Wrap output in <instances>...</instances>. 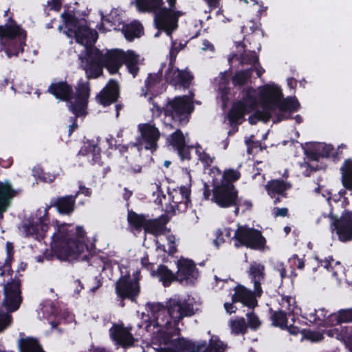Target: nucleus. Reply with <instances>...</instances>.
<instances>
[{"instance_id":"nucleus-8","label":"nucleus","mask_w":352,"mask_h":352,"mask_svg":"<svg viewBox=\"0 0 352 352\" xmlns=\"http://www.w3.org/2000/svg\"><path fill=\"white\" fill-rule=\"evenodd\" d=\"M140 135L136 138V142L131 144V151H135V155H139L142 148L151 151V153L158 148L157 142L160 138V132L153 122L141 123L138 125Z\"/></svg>"},{"instance_id":"nucleus-19","label":"nucleus","mask_w":352,"mask_h":352,"mask_svg":"<svg viewBox=\"0 0 352 352\" xmlns=\"http://www.w3.org/2000/svg\"><path fill=\"white\" fill-rule=\"evenodd\" d=\"M165 78L166 81L174 85L176 89H187L190 87L193 76L186 70L175 69L171 66L166 72Z\"/></svg>"},{"instance_id":"nucleus-13","label":"nucleus","mask_w":352,"mask_h":352,"mask_svg":"<svg viewBox=\"0 0 352 352\" xmlns=\"http://www.w3.org/2000/svg\"><path fill=\"white\" fill-rule=\"evenodd\" d=\"M166 308L170 318L173 320L175 325L184 318L190 317L195 314L193 305L178 298H170L166 302Z\"/></svg>"},{"instance_id":"nucleus-51","label":"nucleus","mask_w":352,"mask_h":352,"mask_svg":"<svg viewBox=\"0 0 352 352\" xmlns=\"http://www.w3.org/2000/svg\"><path fill=\"white\" fill-rule=\"evenodd\" d=\"M219 84V89L221 91L222 97L228 93L227 85L228 84V76L227 72H221L219 76L215 79Z\"/></svg>"},{"instance_id":"nucleus-4","label":"nucleus","mask_w":352,"mask_h":352,"mask_svg":"<svg viewBox=\"0 0 352 352\" xmlns=\"http://www.w3.org/2000/svg\"><path fill=\"white\" fill-rule=\"evenodd\" d=\"M48 91L57 98L67 101L69 109L76 116L85 115V109L90 94V85L88 81L80 80L76 87L74 95L72 87L64 82L51 84L48 87Z\"/></svg>"},{"instance_id":"nucleus-43","label":"nucleus","mask_w":352,"mask_h":352,"mask_svg":"<svg viewBox=\"0 0 352 352\" xmlns=\"http://www.w3.org/2000/svg\"><path fill=\"white\" fill-rule=\"evenodd\" d=\"M102 22L104 24H109L114 30H120L124 23L117 9H113L106 16H102Z\"/></svg>"},{"instance_id":"nucleus-16","label":"nucleus","mask_w":352,"mask_h":352,"mask_svg":"<svg viewBox=\"0 0 352 352\" xmlns=\"http://www.w3.org/2000/svg\"><path fill=\"white\" fill-rule=\"evenodd\" d=\"M116 292L121 298H128L134 301L140 292L138 278L122 276L116 282Z\"/></svg>"},{"instance_id":"nucleus-27","label":"nucleus","mask_w":352,"mask_h":352,"mask_svg":"<svg viewBox=\"0 0 352 352\" xmlns=\"http://www.w3.org/2000/svg\"><path fill=\"white\" fill-rule=\"evenodd\" d=\"M16 194V190L12 188L9 182H0V219L3 218V212L8 209Z\"/></svg>"},{"instance_id":"nucleus-34","label":"nucleus","mask_w":352,"mask_h":352,"mask_svg":"<svg viewBox=\"0 0 352 352\" xmlns=\"http://www.w3.org/2000/svg\"><path fill=\"white\" fill-rule=\"evenodd\" d=\"M146 306L151 312L152 316L156 320V324L158 326H167L170 323L169 319L164 316V314L166 313V309L162 304L148 303Z\"/></svg>"},{"instance_id":"nucleus-9","label":"nucleus","mask_w":352,"mask_h":352,"mask_svg":"<svg viewBox=\"0 0 352 352\" xmlns=\"http://www.w3.org/2000/svg\"><path fill=\"white\" fill-rule=\"evenodd\" d=\"M194 94L190 92V96H178L168 102L163 108L166 116H170L180 123H186L188 116L193 111L192 99Z\"/></svg>"},{"instance_id":"nucleus-36","label":"nucleus","mask_w":352,"mask_h":352,"mask_svg":"<svg viewBox=\"0 0 352 352\" xmlns=\"http://www.w3.org/2000/svg\"><path fill=\"white\" fill-rule=\"evenodd\" d=\"M234 58L239 60L240 65L241 66L244 65H250L253 66L258 65L259 66L258 56L257 54L254 51L246 52L244 50V52L239 56H238L236 54H232L229 56L228 60L230 63H231Z\"/></svg>"},{"instance_id":"nucleus-2","label":"nucleus","mask_w":352,"mask_h":352,"mask_svg":"<svg viewBox=\"0 0 352 352\" xmlns=\"http://www.w3.org/2000/svg\"><path fill=\"white\" fill-rule=\"evenodd\" d=\"M67 224L58 226L56 232L52 236L51 248L59 259L87 260L90 255L88 246L85 243L84 231L76 228V231L68 230Z\"/></svg>"},{"instance_id":"nucleus-62","label":"nucleus","mask_w":352,"mask_h":352,"mask_svg":"<svg viewBox=\"0 0 352 352\" xmlns=\"http://www.w3.org/2000/svg\"><path fill=\"white\" fill-rule=\"evenodd\" d=\"M272 213L274 217H285L288 214V210L287 208H277L275 207L272 210Z\"/></svg>"},{"instance_id":"nucleus-57","label":"nucleus","mask_w":352,"mask_h":352,"mask_svg":"<svg viewBox=\"0 0 352 352\" xmlns=\"http://www.w3.org/2000/svg\"><path fill=\"white\" fill-rule=\"evenodd\" d=\"M197 153L199 156V159L206 165L210 166L212 162L213 158L208 153H206L205 151H197Z\"/></svg>"},{"instance_id":"nucleus-50","label":"nucleus","mask_w":352,"mask_h":352,"mask_svg":"<svg viewBox=\"0 0 352 352\" xmlns=\"http://www.w3.org/2000/svg\"><path fill=\"white\" fill-rule=\"evenodd\" d=\"M241 177L240 172L234 168H228L223 171L221 182L230 183L237 181Z\"/></svg>"},{"instance_id":"nucleus-21","label":"nucleus","mask_w":352,"mask_h":352,"mask_svg":"<svg viewBox=\"0 0 352 352\" xmlns=\"http://www.w3.org/2000/svg\"><path fill=\"white\" fill-rule=\"evenodd\" d=\"M131 327H124L120 324H113L109 329L111 338L124 348L133 346L135 339L131 333Z\"/></svg>"},{"instance_id":"nucleus-55","label":"nucleus","mask_w":352,"mask_h":352,"mask_svg":"<svg viewBox=\"0 0 352 352\" xmlns=\"http://www.w3.org/2000/svg\"><path fill=\"white\" fill-rule=\"evenodd\" d=\"M11 322V316L0 308V331L6 328Z\"/></svg>"},{"instance_id":"nucleus-39","label":"nucleus","mask_w":352,"mask_h":352,"mask_svg":"<svg viewBox=\"0 0 352 352\" xmlns=\"http://www.w3.org/2000/svg\"><path fill=\"white\" fill-rule=\"evenodd\" d=\"M166 230V222L161 219H148L144 231L153 235H160L164 233Z\"/></svg>"},{"instance_id":"nucleus-58","label":"nucleus","mask_w":352,"mask_h":352,"mask_svg":"<svg viewBox=\"0 0 352 352\" xmlns=\"http://www.w3.org/2000/svg\"><path fill=\"white\" fill-rule=\"evenodd\" d=\"M168 250V253L169 254H173L177 252V248L175 245L176 238L174 235H168L167 236Z\"/></svg>"},{"instance_id":"nucleus-40","label":"nucleus","mask_w":352,"mask_h":352,"mask_svg":"<svg viewBox=\"0 0 352 352\" xmlns=\"http://www.w3.org/2000/svg\"><path fill=\"white\" fill-rule=\"evenodd\" d=\"M142 27L140 23L133 22L130 24L124 23L120 28L125 38L131 41L135 37H139L141 34Z\"/></svg>"},{"instance_id":"nucleus-47","label":"nucleus","mask_w":352,"mask_h":352,"mask_svg":"<svg viewBox=\"0 0 352 352\" xmlns=\"http://www.w3.org/2000/svg\"><path fill=\"white\" fill-rule=\"evenodd\" d=\"M253 69H248L236 72L232 78L235 86L244 85L250 78Z\"/></svg>"},{"instance_id":"nucleus-37","label":"nucleus","mask_w":352,"mask_h":352,"mask_svg":"<svg viewBox=\"0 0 352 352\" xmlns=\"http://www.w3.org/2000/svg\"><path fill=\"white\" fill-rule=\"evenodd\" d=\"M148 218L143 214H139L133 211H129L127 221L130 229L137 232H140L142 229L144 230Z\"/></svg>"},{"instance_id":"nucleus-61","label":"nucleus","mask_w":352,"mask_h":352,"mask_svg":"<svg viewBox=\"0 0 352 352\" xmlns=\"http://www.w3.org/2000/svg\"><path fill=\"white\" fill-rule=\"evenodd\" d=\"M254 136L252 135L250 138H249L248 139H246L245 140V144L248 146V154L251 155L254 153V148H257L258 146V142H254L252 140V138H253Z\"/></svg>"},{"instance_id":"nucleus-59","label":"nucleus","mask_w":352,"mask_h":352,"mask_svg":"<svg viewBox=\"0 0 352 352\" xmlns=\"http://www.w3.org/2000/svg\"><path fill=\"white\" fill-rule=\"evenodd\" d=\"M341 173H352V159L344 160L340 168Z\"/></svg>"},{"instance_id":"nucleus-52","label":"nucleus","mask_w":352,"mask_h":352,"mask_svg":"<svg viewBox=\"0 0 352 352\" xmlns=\"http://www.w3.org/2000/svg\"><path fill=\"white\" fill-rule=\"evenodd\" d=\"M333 261V259L331 257V263ZM344 267L339 261L336 262L334 266L331 265V275L337 279L341 278L342 275H344Z\"/></svg>"},{"instance_id":"nucleus-45","label":"nucleus","mask_w":352,"mask_h":352,"mask_svg":"<svg viewBox=\"0 0 352 352\" xmlns=\"http://www.w3.org/2000/svg\"><path fill=\"white\" fill-rule=\"evenodd\" d=\"M79 155L91 157V160L96 162L100 158V149L97 145L88 144L81 148Z\"/></svg>"},{"instance_id":"nucleus-15","label":"nucleus","mask_w":352,"mask_h":352,"mask_svg":"<svg viewBox=\"0 0 352 352\" xmlns=\"http://www.w3.org/2000/svg\"><path fill=\"white\" fill-rule=\"evenodd\" d=\"M168 7L162 6V12L158 14L159 19L164 17L166 34L170 36L172 32L177 28L178 19L184 15V12L176 8L177 0H166Z\"/></svg>"},{"instance_id":"nucleus-42","label":"nucleus","mask_w":352,"mask_h":352,"mask_svg":"<svg viewBox=\"0 0 352 352\" xmlns=\"http://www.w3.org/2000/svg\"><path fill=\"white\" fill-rule=\"evenodd\" d=\"M280 311L288 314L290 316L292 314H298V308L296 305L295 298L289 296H282L280 300H278Z\"/></svg>"},{"instance_id":"nucleus-18","label":"nucleus","mask_w":352,"mask_h":352,"mask_svg":"<svg viewBox=\"0 0 352 352\" xmlns=\"http://www.w3.org/2000/svg\"><path fill=\"white\" fill-rule=\"evenodd\" d=\"M175 280L186 284H193L198 277V271L192 261L181 258L177 261Z\"/></svg>"},{"instance_id":"nucleus-6","label":"nucleus","mask_w":352,"mask_h":352,"mask_svg":"<svg viewBox=\"0 0 352 352\" xmlns=\"http://www.w3.org/2000/svg\"><path fill=\"white\" fill-rule=\"evenodd\" d=\"M62 17L65 23L66 34L68 36H74L76 42L86 48L91 46L96 41L97 32L87 26L85 19H78L72 13H63ZM88 50L87 49V52Z\"/></svg>"},{"instance_id":"nucleus-26","label":"nucleus","mask_w":352,"mask_h":352,"mask_svg":"<svg viewBox=\"0 0 352 352\" xmlns=\"http://www.w3.org/2000/svg\"><path fill=\"white\" fill-rule=\"evenodd\" d=\"M144 86L147 92L153 96L162 94L166 90V85L162 80V72L148 74L144 82Z\"/></svg>"},{"instance_id":"nucleus-24","label":"nucleus","mask_w":352,"mask_h":352,"mask_svg":"<svg viewBox=\"0 0 352 352\" xmlns=\"http://www.w3.org/2000/svg\"><path fill=\"white\" fill-rule=\"evenodd\" d=\"M342 174V183L344 188L340 190L338 194L331 196V199L333 200L336 207L340 206L342 208H346L349 204V199L345 197L346 190H352V173H341Z\"/></svg>"},{"instance_id":"nucleus-32","label":"nucleus","mask_w":352,"mask_h":352,"mask_svg":"<svg viewBox=\"0 0 352 352\" xmlns=\"http://www.w3.org/2000/svg\"><path fill=\"white\" fill-rule=\"evenodd\" d=\"M331 337L341 340L350 352H352V327L340 326V328H331Z\"/></svg>"},{"instance_id":"nucleus-22","label":"nucleus","mask_w":352,"mask_h":352,"mask_svg":"<svg viewBox=\"0 0 352 352\" xmlns=\"http://www.w3.org/2000/svg\"><path fill=\"white\" fill-rule=\"evenodd\" d=\"M265 265L261 263L252 262L250 263L248 273L254 284V292L257 296H261L263 292L261 285L265 281Z\"/></svg>"},{"instance_id":"nucleus-12","label":"nucleus","mask_w":352,"mask_h":352,"mask_svg":"<svg viewBox=\"0 0 352 352\" xmlns=\"http://www.w3.org/2000/svg\"><path fill=\"white\" fill-rule=\"evenodd\" d=\"M345 208L338 218L333 212L334 206H331V226H333L338 239L342 242L352 241V212Z\"/></svg>"},{"instance_id":"nucleus-63","label":"nucleus","mask_w":352,"mask_h":352,"mask_svg":"<svg viewBox=\"0 0 352 352\" xmlns=\"http://www.w3.org/2000/svg\"><path fill=\"white\" fill-rule=\"evenodd\" d=\"M89 290L94 293L102 285V282L98 277L94 278L89 283Z\"/></svg>"},{"instance_id":"nucleus-41","label":"nucleus","mask_w":352,"mask_h":352,"mask_svg":"<svg viewBox=\"0 0 352 352\" xmlns=\"http://www.w3.org/2000/svg\"><path fill=\"white\" fill-rule=\"evenodd\" d=\"M330 314L328 310L324 308L315 311L314 314H310L309 321L316 323L320 327H327L329 324Z\"/></svg>"},{"instance_id":"nucleus-5","label":"nucleus","mask_w":352,"mask_h":352,"mask_svg":"<svg viewBox=\"0 0 352 352\" xmlns=\"http://www.w3.org/2000/svg\"><path fill=\"white\" fill-rule=\"evenodd\" d=\"M26 32L10 17L5 25H0L1 50H3L8 57L17 56L23 51Z\"/></svg>"},{"instance_id":"nucleus-46","label":"nucleus","mask_w":352,"mask_h":352,"mask_svg":"<svg viewBox=\"0 0 352 352\" xmlns=\"http://www.w3.org/2000/svg\"><path fill=\"white\" fill-rule=\"evenodd\" d=\"M229 326L232 333L243 334L247 330V324L243 318H236L229 321Z\"/></svg>"},{"instance_id":"nucleus-14","label":"nucleus","mask_w":352,"mask_h":352,"mask_svg":"<svg viewBox=\"0 0 352 352\" xmlns=\"http://www.w3.org/2000/svg\"><path fill=\"white\" fill-rule=\"evenodd\" d=\"M238 191L230 183L221 182L214 188L213 200L219 206L227 208L236 204Z\"/></svg>"},{"instance_id":"nucleus-60","label":"nucleus","mask_w":352,"mask_h":352,"mask_svg":"<svg viewBox=\"0 0 352 352\" xmlns=\"http://www.w3.org/2000/svg\"><path fill=\"white\" fill-rule=\"evenodd\" d=\"M61 0H50L47 1V6L49 8V10L59 11L61 8Z\"/></svg>"},{"instance_id":"nucleus-54","label":"nucleus","mask_w":352,"mask_h":352,"mask_svg":"<svg viewBox=\"0 0 352 352\" xmlns=\"http://www.w3.org/2000/svg\"><path fill=\"white\" fill-rule=\"evenodd\" d=\"M248 320V325L252 329H257L261 325V321L258 317L252 311L246 314Z\"/></svg>"},{"instance_id":"nucleus-23","label":"nucleus","mask_w":352,"mask_h":352,"mask_svg":"<svg viewBox=\"0 0 352 352\" xmlns=\"http://www.w3.org/2000/svg\"><path fill=\"white\" fill-rule=\"evenodd\" d=\"M119 85L117 81L110 80L105 87L97 95L96 99L103 106L116 102L118 98Z\"/></svg>"},{"instance_id":"nucleus-28","label":"nucleus","mask_w":352,"mask_h":352,"mask_svg":"<svg viewBox=\"0 0 352 352\" xmlns=\"http://www.w3.org/2000/svg\"><path fill=\"white\" fill-rule=\"evenodd\" d=\"M292 188L289 182L283 181V179H272L269 181L265 186L267 194L272 197L279 195L286 197V191Z\"/></svg>"},{"instance_id":"nucleus-1","label":"nucleus","mask_w":352,"mask_h":352,"mask_svg":"<svg viewBox=\"0 0 352 352\" xmlns=\"http://www.w3.org/2000/svg\"><path fill=\"white\" fill-rule=\"evenodd\" d=\"M282 94L276 87H265L261 94L262 111H257L249 117V122L255 124L258 120L267 122L274 118V122L287 119L292 111L299 109L300 104L295 98L281 100Z\"/></svg>"},{"instance_id":"nucleus-25","label":"nucleus","mask_w":352,"mask_h":352,"mask_svg":"<svg viewBox=\"0 0 352 352\" xmlns=\"http://www.w3.org/2000/svg\"><path fill=\"white\" fill-rule=\"evenodd\" d=\"M167 141L177 151L182 160L190 159L189 147L186 146L184 136L179 129L173 133L168 138Z\"/></svg>"},{"instance_id":"nucleus-20","label":"nucleus","mask_w":352,"mask_h":352,"mask_svg":"<svg viewBox=\"0 0 352 352\" xmlns=\"http://www.w3.org/2000/svg\"><path fill=\"white\" fill-rule=\"evenodd\" d=\"M47 210L48 208H46L43 215L39 218L38 222L36 223L31 222L23 223L22 228L25 236H32L38 240L45 236L48 229Z\"/></svg>"},{"instance_id":"nucleus-48","label":"nucleus","mask_w":352,"mask_h":352,"mask_svg":"<svg viewBox=\"0 0 352 352\" xmlns=\"http://www.w3.org/2000/svg\"><path fill=\"white\" fill-rule=\"evenodd\" d=\"M157 272L160 280L165 286L168 285L172 281L175 280V274H174L165 265H160Z\"/></svg>"},{"instance_id":"nucleus-38","label":"nucleus","mask_w":352,"mask_h":352,"mask_svg":"<svg viewBox=\"0 0 352 352\" xmlns=\"http://www.w3.org/2000/svg\"><path fill=\"white\" fill-rule=\"evenodd\" d=\"M287 315L288 314L283 311L278 310L274 311L271 315L272 323L274 326L279 327L280 328H287L292 333L296 334L298 332V329L295 327L288 326Z\"/></svg>"},{"instance_id":"nucleus-29","label":"nucleus","mask_w":352,"mask_h":352,"mask_svg":"<svg viewBox=\"0 0 352 352\" xmlns=\"http://www.w3.org/2000/svg\"><path fill=\"white\" fill-rule=\"evenodd\" d=\"M257 296L248 289L243 286H239L235 289V294L233 296L234 301L242 302L244 305L253 308L257 305V300L255 298Z\"/></svg>"},{"instance_id":"nucleus-33","label":"nucleus","mask_w":352,"mask_h":352,"mask_svg":"<svg viewBox=\"0 0 352 352\" xmlns=\"http://www.w3.org/2000/svg\"><path fill=\"white\" fill-rule=\"evenodd\" d=\"M122 58V65L124 64L127 68L128 72L135 77L140 70V57L134 52L128 50L124 51V56Z\"/></svg>"},{"instance_id":"nucleus-53","label":"nucleus","mask_w":352,"mask_h":352,"mask_svg":"<svg viewBox=\"0 0 352 352\" xmlns=\"http://www.w3.org/2000/svg\"><path fill=\"white\" fill-rule=\"evenodd\" d=\"M304 336L307 340L311 342H320L323 339V333L308 330L305 331Z\"/></svg>"},{"instance_id":"nucleus-49","label":"nucleus","mask_w":352,"mask_h":352,"mask_svg":"<svg viewBox=\"0 0 352 352\" xmlns=\"http://www.w3.org/2000/svg\"><path fill=\"white\" fill-rule=\"evenodd\" d=\"M22 352H44L38 341L34 339H27L23 341Z\"/></svg>"},{"instance_id":"nucleus-31","label":"nucleus","mask_w":352,"mask_h":352,"mask_svg":"<svg viewBox=\"0 0 352 352\" xmlns=\"http://www.w3.org/2000/svg\"><path fill=\"white\" fill-rule=\"evenodd\" d=\"M78 197V193L74 195H67L58 197L53 204L56 207L58 211L61 214H72L75 208L76 199Z\"/></svg>"},{"instance_id":"nucleus-35","label":"nucleus","mask_w":352,"mask_h":352,"mask_svg":"<svg viewBox=\"0 0 352 352\" xmlns=\"http://www.w3.org/2000/svg\"><path fill=\"white\" fill-rule=\"evenodd\" d=\"M329 152V146L321 142L311 145L306 151L307 155L315 161H318L320 158L328 157Z\"/></svg>"},{"instance_id":"nucleus-11","label":"nucleus","mask_w":352,"mask_h":352,"mask_svg":"<svg viewBox=\"0 0 352 352\" xmlns=\"http://www.w3.org/2000/svg\"><path fill=\"white\" fill-rule=\"evenodd\" d=\"M257 105L256 91L253 89H248L243 97V101L235 102L228 113V119L232 124H238L239 120L242 119L245 113L254 109Z\"/></svg>"},{"instance_id":"nucleus-3","label":"nucleus","mask_w":352,"mask_h":352,"mask_svg":"<svg viewBox=\"0 0 352 352\" xmlns=\"http://www.w3.org/2000/svg\"><path fill=\"white\" fill-rule=\"evenodd\" d=\"M123 56L124 51L121 50H111L103 54L97 48H91L85 57H79L80 65L88 79L97 78L102 74L103 67L111 74L118 73L122 65Z\"/></svg>"},{"instance_id":"nucleus-64","label":"nucleus","mask_w":352,"mask_h":352,"mask_svg":"<svg viewBox=\"0 0 352 352\" xmlns=\"http://www.w3.org/2000/svg\"><path fill=\"white\" fill-rule=\"evenodd\" d=\"M152 107H151L150 110L152 113V116L154 117H160L162 113V109L156 103H152Z\"/></svg>"},{"instance_id":"nucleus-7","label":"nucleus","mask_w":352,"mask_h":352,"mask_svg":"<svg viewBox=\"0 0 352 352\" xmlns=\"http://www.w3.org/2000/svg\"><path fill=\"white\" fill-rule=\"evenodd\" d=\"M226 346L217 338L212 337L209 344L195 342L184 338L173 340L170 346L162 348L160 352H224Z\"/></svg>"},{"instance_id":"nucleus-56","label":"nucleus","mask_w":352,"mask_h":352,"mask_svg":"<svg viewBox=\"0 0 352 352\" xmlns=\"http://www.w3.org/2000/svg\"><path fill=\"white\" fill-rule=\"evenodd\" d=\"M346 148V145L342 144L338 146L336 151H333V148L331 146V159L333 161H339L344 157L343 149Z\"/></svg>"},{"instance_id":"nucleus-44","label":"nucleus","mask_w":352,"mask_h":352,"mask_svg":"<svg viewBox=\"0 0 352 352\" xmlns=\"http://www.w3.org/2000/svg\"><path fill=\"white\" fill-rule=\"evenodd\" d=\"M336 322L335 325L342 323L352 322V308L340 309L337 314H331V327Z\"/></svg>"},{"instance_id":"nucleus-30","label":"nucleus","mask_w":352,"mask_h":352,"mask_svg":"<svg viewBox=\"0 0 352 352\" xmlns=\"http://www.w3.org/2000/svg\"><path fill=\"white\" fill-rule=\"evenodd\" d=\"M131 144L128 146L129 155L125 157V162L122 164V169L130 173H138L142 170V160L140 152L139 155H135V151H131Z\"/></svg>"},{"instance_id":"nucleus-10","label":"nucleus","mask_w":352,"mask_h":352,"mask_svg":"<svg viewBox=\"0 0 352 352\" xmlns=\"http://www.w3.org/2000/svg\"><path fill=\"white\" fill-rule=\"evenodd\" d=\"M233 239L236 240L235 246L237 248L244 245L251 249L261 250L265 243V239L261 232L245 226L239 227Z\"/></svg>"},{"instance_id":"nucleus-17","label":"nucleus","mask_w":352,"mask_h":352,"mask_svg":"<svg viewBox=\"0 0 352 352\" xmlns=\"http://www.w3.org/2000/svg\"><path fill=\"white\" fill-rule=\"evenodd\" d=\"M135 4L138 11L153 13L156 28L166 32L164 18L162 20L158 18V14L162 12L163 0H135Z\"/></svg>"}]
</instances>
